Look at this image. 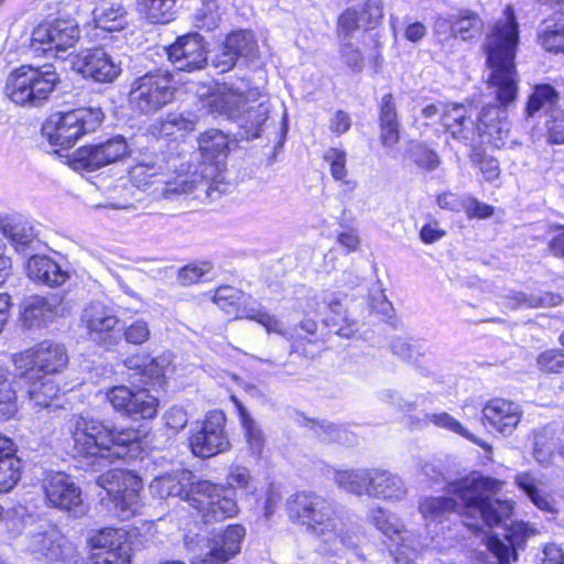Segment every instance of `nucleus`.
Returning a JSON list of instances; mask_svg holds the SVG:
<instances>
[{
  "label": "nucleus",
  "mask_w": 564,
  "mask_h": 564,
  "mask_svg": "<svg viewBox=\"0 0 564 564\" xmlns=\"http://www.w3.org/2000/svg\"><path fill=\"white\" fill-rule=\"evenodd\" d=\"M502 482L480 474L471 475L448 484V497H429L421 501L420 512L427 520L442 521L451 512H458L475 520L466 525L478 530L479 520L486 525L500 522L511 513L508 501L490 500L489 494L500 491Z\"/></svg>",
  "instance_id": "1"
},
{
  "label": "nucleus",
  "mask_w": 564,
  "mask_h": 564,
  "mask_svg": "<svg viewBox=\"0 0 564 564\" xmlns=\"http://www.w3.org/2000/svg\"><path fill=\"white\" fill-rule=\"evenodd\" d=\"M519 44L518 23L514 11L508 6L487 35L484 48L490 69L488 83L495 88L498 101L507 107L518 97L519 75L514 57Z\"/></svg>",
  "instance_id": "2"
},
{
  "label": "nucleus",
  "mask_w": 564,
  "mask_h": 564,
  "mask_svg": "<svg viewBox=\"0 0 564 564\" xmlns=\"http://www.w3.org/2000/svg\"><path fill=\"white\" fill-rule=\"evenodd\" d=\"M288 512L292 520L318 536L332 554L355 547L359 542L356 527L336 517L334 506L318 495L305 491L293 495L288 500Z\"/></svg>",
  "instance_id": "3"
},
{
  "label": "nucleus",
  "mask_w": 564,
  "mask_h": 564,
  "mask_svg": "<svg viewBox=\"0 0 564 564\" xmlns=\"http://www.w3.org/2000/svg\"><path fill=\"white\" fill-rule=\"evenodd\" d=\"M178 159L165 160L160 155H145L129 170V182L137 189L154 198L172 199L175 195L203 191L209 194L208 181L197 173L180 170Z\"/></svg>",
  "instance_id": "4"
},
{
  "label": "nucleus",
  "mask_w": 564,
  "mask_h": 564,
  "mask_svg": "<svg viewBox=\"0 0 564 564\" xmlns=\"http://www.w3.org/2000/svg\"><path fill=\"white\" fill-rule=\"evenodd\" d=\"M68 430L74 456L91 458L99 465L111 463L113 458H123L128 455L126 447L135 446L143 436L139 430L112 431L102 422L82 415L70 419Z\"/></svg>",
  "instance_id": "5"
},
{
  "label": "nucleus",
  "mask_w": 564,
  "mask_h": 564,
  "mask_svg": "<svg viewBox=\"0 0 564 564\" xmlns=\"http://www.w3.org/2000/svg\"><path fill=\"white\" fill-rule=\"evenodd\" d=\"M208 106L210 112L237 122L247 139L260 137L269 118L267 96L245 79L218 87Z\"/></svg>",
  "instance_id": "6"
},
{
  "label": "nucleus",
  "mask_w": 564,
  "mask_h": 564,
  "mask_svg": "<svg viewBox=\"0 0 564 564\" xmlns=\"http://www.w3.org/2000/svg\"><path fill=\"white\" fill-rule=\"evenodd\" d=\"M58 82L51 65L21 66L8 77L6 94L17 105L36 107L48 99Z\"/></svg>",
  "instance_id": "7"
},
{
  "label": "nucleus",
  "mask_w": 564,
  "mask_h": 564,
  "mask_svg": "<svg viewBox=\"0 0 564 564\" xmlns=\"http://www.w3.org/2000/svg\"><path fill=\"white\" fill-rule=\"evenodd\" d=\"M100 107H82L52 113L43 124V133L52 145L70 148L83 135L94 132L102 122Z\"/></svg>",
  "instance_id": "8"
},
{
  "label": "nucleus",
  "mask_w": 564,
  "mask_h": 564,
  "mask_svg": "<svg viewBox=\"0 0 564 564\" xmlns=\"http://www.w3.org/2000/svg\"><path fill=\"white\" fill-rule=\"evenodd\" d=\"M13 362L20 370L19 380L31 384L28 391L30 399L40 406H48V398L55 395L57 389L50 380L43 379L61 371L67 362V355H14Z\"/></svg>",
  "instance_id": "9"
},
{
  "label": "nucleus",
  "mask_w": 564,
  "mask_h": 564,
  "mask_svg": "<svg viewBox=\"0 0 564 564\" xmlns=\"http://www.w3.org/2000/svg\"><path fill=\"white\" fill-rule=\"evenodd\" d=\"M173 76L166 69H155L135 78L130 87L129 102L134 111L154 113L174 99Z\"/></svg>",
  "instance_id": "10"
},
{
  "label": "nucleus",
  "mask_w": 564,
  "mask_h": 564,
  "mask_svg": "<svg viewBox=\"0 0 564 564\" xmlns=\"http://www.w3.org/2000/svg\"><path fill=\"white\" fill-rule=\"evenodd\" d=\"M227 487L199 480L192 485L187 499L202 513L204 522H217L235 517L239 511L236 499L229 497Z\"/></svg>",
  "instance_id": "11"
},
{
  "label": "nucleus",
  "mask_w": 564,
  "mask_h": 564,
  "mask_svg": "<svg viewBox=\"0 0 564 564\" xmlns=\"http://www.w3.org/2000/svg\"><path fill=\"white\" fill-rule=\"evenodd\" d=\"M370 522L384 536L399 545L391 550L397 564H413V556L420 553L424 545L416 539L413 532L405 530L401 519L382 508H376L369 512Z\"/></svg>",
  "instance_id": "12"
},
{
  "label": "nucleus",
  "mask_w": 564,
  "mask_h": 564,
  "mask_svg": "<svg viewBox=\"0 0 564 564\" xmlns=\"http://www.w3.org/2000/svg\"><path fill=\"white\" fill-rule=\"evenodd\" d=\"M98 485L102 487L113 500L121 519H129L138 511L140 506V492L143 488L142 480L132 471L123 469L109 470L98 478Z\"/></svg>",
  "instance_id": "13"
},
{
  "label": "nucleus",
  "mask_w": 564,
  "mask_h": 564,
  "mask_svg": "<svg viewBox=\"0 0 564 564\" xmlns=\"http://www.w3.org/2000/svg\"><path fill=\"white\" fill-rule=\"evenodd\" d=\"M129 154L127 140L116 135L107 141L77 149L69 159V165L75 171L91 172L116 163Z\"/></svg>",
  "instance_id": "14"
},
{
  "label": "nucleus",
  "mask_w": 564,
  "mask_h": 564,
  "mask_svg": "<svg viewBox=\"0 0 564 564\" xmlns=\"http://www.w3.org/2000/svg\"><path fill=\"white\" fill-rule=\"evenodd\" d=\"M79 39V28L74 19H55L39 24L32 32V47L45 54L65 52Z\"/></svg>",
  "instance_id": "15"
},
{
  "label": "nucleus",
  "mask_w": 564,
  "mask_h": 564,
  "mask_svg": "<svg viewBox=\"0 0 564 564\" xmlns=\"http://www.w3.org/2000/svg\"><path fill=\"white\" fill-rule=\"evenodd\" d=\"M226 415L221 411L209 412L199 429L192 433L189 446L195 456L208 458L229 449L225 431Z\"/></svg>",
  "instance_id": "16"
},
{
  "label": "nucleus",
  "mask_w": 564,
  "mask_h": 564,
  "mask_svg": "<svg viewBox=\"0 0 564 564\" xmlns=\"http://www.w3.org/2000/svg\"><path fill=\"white\" fill-rule=\"evenodd\" d=\"M112 408L130 417L152 419L156 415L159 400L147 389L117 386L106 393Z\"/></svg>",
  "instance_id": "17"
},
{
  "label": "nucleus",
  "mask_w": 564,
  "mask_h": 564,
  "mask_svg": "<svg viewBox=\"0 0 564 564\" xmlns=\"http://www.w3.org/2000/svg\"><path fill=\"white\" fill-rule=\"evenodd\" d=\"M441 113V122L452 137L467 143L474 140L476 133L475 123L470 116H467V109L463 105H427L422 109V116L425 119H432Z\"/></svg>",
  "instance_id": "18"
},
{
  "label": "nucleus",
  "mask_w": 564,
  "mask_h": 564,
  "mask_svg": "<svg viewBox=\"0 0 564 564\" xmlns=\"http://www.w3.org/2000/svg\"><path fill=\"white\" fill-rule=\"evenodd\" d=\"M95 564H130L131 547L120 529L106 528L90 540Z\"/></svg>",
  "instance_id": "19"
},
{
  "label": "nucleus",
  "mask_w": 564,
  "mask_h": 564,
  "mask_svg": "<svg viewBox=\"0 0 564 564\" xmlns=\"http://www.w3.org/2000/svg\"><path fill=\"white\" fill-rule=\"evenodd\" d=\"M169 59L180 70L194 72L207 64L206 43L198 33L180 36L167 51Z\"/></svg>",
  "instance_id": "20"
},
{
  "label": "nucleus",
  "mask_w": 564,
  "mask_h": 564,
  "mask_svg": "<svg viewBox=\"0 0 564 564\" xmlns=\"http://www.w3.org/2000/svg\"><path fill=\"white\" fill-rule=\"evenodd\" d=\"M42 488L51 507L72 511L82 506V490L68 475L62 471L47 473Z\"/></svg>",
  "instance_id": "21"
},
{
  "label": "nucleus",
  "mask_w": 564,
  "mask_h": 564,
  "mask_svg": "<svg viewBox=\"0 0 564 564\" xmlns=\"http://www.w3.org/2000/svg\"><path fill=\"white\" fill-rule=\"evenodd\" d=\"M74 67L84 77L98 83H112L121 74L120 62H117L104 48H94L78 54Z\"/></svg>",
  "instance_id": "22"
},
{
  "label": "nucleus",
  "mask_w": 564,
  "mask_h": 564,
  "mask_svg": "<svg viewBox=\"0 0 564 564\" xmlns=\"http://www.w3.org/2000/svg\"><path fill=\"white\" fill-rule=\"evenodd\" d=\"M382 19L380 0H367L347 8L338 18V34L347 40L360 28H371Z\"/></svg>",
  "instance_id": "23"
},
{
  "label": "nucleus",
  "mask_w": 564,
  "mask_h": 564,
  "mask_svg": "<svg viewBox=\"0 0 564 564\" xmlns=\"http://www.w3.org/2000/svg\"><path fill=\"white\" fill-rule=\"evenodd\" d=\"M28 549L31 553L50 561L65 560L73 553L72 545L55 528L39 530L29 536Z\"/></svg>",
  "instance_id": "24"
},
{
  "label": "nucleus",
  "mask_w": 564,
  "mask_h": 564,
  "mask_svg": "<svg viewBox=\"0 0 564 564\" xmlns=\"http://www.w3.org/2000/svg\"><path fill=\"white\" fill-rule=\"evenodd\" d=\"M82 322L94 340L105 341L119 324V318L111 306L94 301L83 310Z\"/></svg>",
  "instance_id": "25"
},
{
  "label": "nucleus",
  "mask_w": 564,
  "mask_h": 564,
  "mask_svg": "<svg viewBox=\"0 0 564 564\" xmlns=\"http://www.w3.org/2000/svg\"><path fill=\"white\" fill-rule=\"evenodd\" d=\"M520 406L505 399L489 401L482 409L484 419L499 433L509 435L521 419Z\"/></svg>",
  "instance_id": "26"
},
{
  "label": "nucleus",
  "mask_w": 564,
  "mask_h": 564,
  "mask_svg": "<svg viewBox=\"0 0 564 564\" xmlns=\"http://www.w3.org/2000/svg\"><path fill=\"white\" fill-rule=\"evenodd\" d=\"M514 484L541 511L551 514L558 512L555 498L546 490L545 484L540 477L529 471H522L516 475Z\"/></svg>",
  "instance_id": "27"
},
{
  "label": "nucleus",
  "mask_w": 564,
  "mask_h": 564,
  "mask_svg": "<svg viewBox=\"0 0 564 564\" xmlns=\"http://www.w3.org/2000/svg\"><path fill=\"white\" fill-rule=\"evenodd\" d=\"M25 269L31 280L50 288L59 286L69 278L68 272L47 256H30Z\"/></svg>",
  "instance_id": "28"
},
{
  "label": "nucleus",
  "mask_w": 564,
  "mask_h": 564,
  "mask_svg": "<svg viewBox=\"0 0 564 564\" xmlns=\"http://www.w3.org/2000/svg\"><path fill=\"white\" fill-rule=\"evenodd\" d=\"M379 139L383 147L392 148L400 141V121L394 96L389 93L378 102Z\"/></svg>",
  "instance_id": "29"
},
{
  "label": "nucleus",
  "mask_w": 564,
  "mask_h": 564,
  "mask_svg": "<svg viewBox=\"0 0 564 564\" xmlns=\"http://www.w3.org/2000/svg\"><path fill=\"white\" fill-rule=\"evenodd\" d=\"M193 484H195L193 474L181 469L155 477L150 484V490L154 496L162 499L182 497L185 494L184 499L188 501L187 494L191 491Z\"/></svg>",
  "instance_id": "30"
},
{
  "label": "nucleus",
  "mask_w": 564,
  "mask_h": 564,
  "mask_svg": "<svg viewBox=\"0 0 564 564\" xmlns=\"http://www.w3.org/2000/svg\"><path fill=\"white\" fill-rule=\"evenodd\" d=\"M55 315V303L43 296H30L21 304V323L25 328H40L46 326Z\"/></svg>",
  "instance_id": "31"
},
{
  "label": "nucleus",
  "mask_w": 564,
  "mask_h": 564,
  "mask_svg": "<svg viewBox=\"0 0 564 564\" xmlns=\"http://www.w3.org/2000/svg\"><path fill=\"white\" fill-rule=\"evenodd\" d=\"M368 496L383 500H401L406 495L403 480L384 469L372 468Z\"/></svg>",
  "instance_id": "32"
},
{
  "label": "nucleus",
  "mask_w": 564,
  "mask_h": 564,
  "mask_svg": "<svg viewBox=\"0 0 564 564\" xmlns=\"http://www.w3.org/2000/svg\"><path fill=\"white\" fill-rule=\"evenodd\" d=\"M0 232L6 237L14 249L25 257L32 256L41 241L37 239L34 228L24 221H7L0 228Z\"/></svg>",
  "instance_id": "33"
},
{
  "label": "nucleus",
  "mask_w": 564,
  "mask_h": 564,
  "mask_svg": "<svg viewBox=\"0 0 564 564\" xmlns=\"http://www.w3.org/2000/svg\"><path fill=\"white\" fill-rule=\"evenodd\" d=\"M197 124V116L192 112H170L158 118L151 126L150 132L158 137H170L193 131Z\"/></svg>",
  "instance_id": "34"
},
{
  "label": "nucleus",
  "mask_w": 564,
  "mask_h": 564,
  "mask_svg": "<svg viewBox=\"0 0 564 564\" xmlns=\"http://www.w3.org/2000/svg\"><path fill=\"white\" fill-rule=\"evenodd\" d=\"M323 299H325L333 314L327 317V323L335 327L334 333L341 337H351L357 330L356 319L350 321L346 311L341 312L344 307L341 302L347 299V295L341 292L325 291Z\"/></svg>",
  "instance_id": "35"
},
{
  "label": "nucleus",
  "mask_w": 564,
  "mask_h": 564,
  "mask_svg": "<svg viewBox=\"0 0 564 564\" xmlns=\"http://www.w3.org/2000/svg\"><path fill=\"white\" fill-rule=\"evenodd\" d=\"M560 95L549 84L536 85L528 97L524 113L527 118H534L542 113L552 115L558 108Z\"/></svg>",
  "instance_id": "36"
},
{
  "label": "nucleus",
  "mask_w": 564,
  "mask_h": 564,
  "mask_svg": "<svg viewBox=\"0 0 564 564\" xmlns=\"http://www.w3.org/2000/svg\"><path fill=\"white\" fill-rule=\"evenodd\" d=\"M235 317L256 321L262 325L268 333H276L282 336L289 335L276 316L263 310L258 303L249 301L245 294L242 302L239 303Z\"/></svg>",
  "instance_id": "37"
},
{
  "label": "nucleus",
  "mask_w": 564,
  "mask_h": 564,
  "mask_svg": "<svg viewBox=\"0 0 564 564\" xmlns=\"http://www.w3.org/2000/svg\"><path fill=\"white\" fill-rule=\"evenodd\" d=\"M124 364L128 368L138 370L144 384H162L165 360L151 358V355H131Z\"/></svg>",
  "instance_id": "38"
},
{
  "label": "nucleus",
  "mask_w": 564,
  "mask_h": 564,
  "mask_svg": "<svg viewBox=\"0 0 564 564\" xmlns=\"http://www.w3.org/2000/svg\"><path fill=\"white\" fill-rule=\"evenodd\" d=\"M96 28L107 32H119L128 25V11L121 2H112L94 9Z\"/></svg>",
  "instance_id": "39"
},
{
  "label": "nucleus",
  "mask_w": 564,
  "mask_h": 564,
  "mask_svg": "<svg viewBox=\"0 0 564 564\" xmlns=\"http://www.w3.org/2000/svg\"><path fill=\"white\" fill-rule=\"evenodd\" d=\"M539 42L549 52L564 53V7L551 20L544 21Z\"/></svg>",
  "instance_id": "40"
},
{
  "label": "nucleus",
  "mask_w": 564,
  "mask_h": 564,
  "mask_svg": "<svg viewBox=\"0 0 564 564\" xmlns=\"http://www.w3.org/2000/svg\"><path fill=\"white\" fill-rule=\"evenodd\" d=\"M372 469L357 468L335 470L334 480L338 487L354 495H368Z\"/></svg>",
  "instance_id": "41"
},
{
  "label": "nucleus",
  "mask_w": 564,
  "mask_h": 564,
  "mask_svg": "<svg viewBox=\"0 0 564 564\" xmlns=\"http://www.w3.org/2000/svg\"><path fill=\"white\" fill-rule=\"evenodd\" d=\"M484 29V21L479 14L470 9H459L454 13V39L474 41L478 39Z\"/></svg>",
  "instance_id": "42"
},
{
  "label": "nucleus",
  "mask_w": 564,
  "mask_h": 564,
  "mask_svg": "<svg viewBox=\"0 0 564 564\" xmlns=\"http://www.w3.org/2000/svg\"><path fill=\"white\" fill-rule=\"evenodd\" d=\"M508 128L509 123L506 119L505 110L495 105H488L482 108L476 127L478 134H488L490 137L498 134L501 138L503 132H508Z\"/></svg>",
  "instance_id": "43"
},
{
  "label": "nucleus",
  "mask_w": 564,
  "mask_h": 564,
  "mask_svg": "<svg viewBox=\"0 0 564 564\" xmlns=\"http://www.w3.org/2000/svg\"><path fill=\"white\" fill-rule=\"evenodd\" d=\"M175 0H137V10L150 23H167L174 17Z\"/></svg>",
  "instance_id": "44"
},
{
  "label": "nucleus",
  "mask_w": 564,
  "mask_h": 564,
  "mask_svg": "<svg viewBox=\"0 0 564 564\" xmlns=\"http://www.w3.org/2000/svg\"><path fill=\"white\" fill-rule=\"evenodd\" d=\"M198 147L203 158L208 161L225 158L229 150L227 137L217 129L202 133L198 139Z\"/></svg>",
  "instance_id": "45"
},
{
  "label": "nucleus",
  "mask_w": 564,
  "mask_h": 564,
  "mask_svg": "<svg viewBox=\"0 0 564 564\" xmlns=\"http://www.w3.org/2000/svg\"><path fill=\"white\" fill-rule=\"evenodd\" d=\"M404 158L424 171H434L441 164L440 155L424 142L412 140L408 143Z\"/></svg>",
  "instance_id": "46"
},
{
  "label": "nucleus",
  "mask_w": 564,
  "mask_h": 564,
  "mask_svg": "<svg viewBox=\"0 0 564 564\" xmlns=\"http://www.w3.org/2000/svg\"><path fill=\"white\" fill-rule=\"evenodd\" d=\"M239 415L248 452L253 457L260 458L265 445L264 434L245 408L239 406Z\"/></svg>",
  "instance_id": "47"
},
{
  "label": "nucleus",
  "mask_w": 564,
  "mask_h": 564,
  "mask_svg": "<svg viewBox=\"0 0 564 564\" xmlns=\"http://www.w3.org/2000/svg\"><path fill=\"white\" fill-rule=\"evenodd\" d=\"M509 502V500H507ZM511 506L513 507V502H511ZM513 512V509L511 510ZM512 513H510L508 517L503 518L500 522L495 523V525H499L500 523H503L506 527V539L508 540L509 544L512 546V550H509L510 556L516 557V549L522 547V545L525 543L527 539L536 534V528L528 522H512L510 527L507 525L506 521L511 517ZM494 527V524L491 525ZM508 549H510L508 546Z\"/></svg>",
  "instance_id": "48"
},
{
  "label": "nucleus",
  "mask_w": 564,
  "mask_h": 564,
  "mask_svg": "<svg viewBox=\"0 0 564 564\" xmlns=\"http://www.w3.org/2000/svg\"><path fill=\"white\" fill-rule=\"evenodd\" d=\"M424 420L429 423L434 424L437 427L454 432L474 442L475 444H478L479 446L487 451H491V447L486 442L478 440L467 429H465L455 417H453L446 412L425 414Z\"/></svg>",
  "instance_id": "49"
},
{
  "label": "nucleus",
  "mask_w": 564,
  "mask_h": 564,
  "mask_svg": "<svg viewBox=\"0 0 564 564\" xmlns=\"http://www.w3.org/2000/svg\"><path fill=\"white\" fill-rule=\"evenodd\" d=\"M324 160L329 164V170L333 178L341 182L349 191L356 188L357 183L347 178L348 171L346 169L347 154L344 150L337 148H329L324 153Z\"/></svg>",
  "instance_id": "50"
},
{
  "label": "nucleus",
  "mask_w": 564,
  "mask_h": 564,
  "mask_svg": "<svg viewBox=\"0 0 564 564\" xmlns=\"http://www.w3.org/2000/svg\"><path fill=\"white\" fill-rule=\"evenodd\" d=\"M243 294L242 291L234 286L223 285L214 291L213 295H210V300L226 314L235 315L238 311L239 303L243 300Z\"/></svg>",
  "instance_id": "51"
},
{
  "label": "nucleus",
  "mask_w": 564,
  "mask_h": 564,
  "mask_svg": "<svg viewBox=\"0 0 564 564\" xmlns=\"http://www.w3.org/2000/svg\"><path fill=\"white\" fill-rule=\"evenodd\" d=\"M236 56L251 58L257 52V42L250 31L240 30L229 34L225 41Z\"/></svg>",
  "instance_id": "52"
},
{
  "label": "nucleus",
  "mask_w": 564,
  "mask_h": 564,
  "mask_svg": "<svg viewBox=\"0 0 564 564\" xmlns=\"http://www.w3.org/2000/svg\"><path fill=\"white\" fill-rule=\"evenodd\" d=\"M21 462L12 454L6 459H0V492L11 490L20 479Z\"/></svg>",
  "instance_id": "53"
},
{
  "label": "nucleus",
  "mask_w": 564,
  "mask_h": 564,
  "mask_svg": "<svg viewBox=\"0 0 564 564\" xmlns=\"http://www.w3.org/2000/svg\"><path fill=\"white\" fill-rule=\"evenodd\" d=\"M554 447V432L551 429L544 427L535 432L533 457L536 462L541 464L547 463Z\"/></svg>",
  "instance_id": "54"
},
{
  "label": "nucleus",
  "mask_w": 564,
  "mask_h": 564,
  "mask_svg": "<svg viewBox=\"0 0 564 564\" xmlns=\"http://www.w3.org/2000/svg\"><path fill=\"white\" fill-rule=\"evenodd\" d=\"M133 186L127 178H120L111 188H109V206L113 208H130L134 196Z\"/></svg>",
  "instance_id": "55"
},
{
  "label": "nucleus",
  "mask_w": 564,
  "mask_h": 564,
  "mask_svg": "<svg viewBox=\"0 0 564 564\" xmlns=\"http://www.w3.org/2000/svg\"><path fill=\"white\" fill-rule=\"evenodd\" d=\"M219 14L216 11L214 2H207L203 8L198 9L194 15L196 28L205 31H212L218 26Z\"/></svg>",
  "instance_id": "56"
},
{
  "label": "nucleus",
  "mask_w": 564,
  "mask_h": 564,
  "mask_svg": "<svg viewBox=\"0 0 564 564\" xmlns=\"http://www.w3.org/2000/svg\"><path fill=\"white\" fill-rule=\"evenodd\" d=\"M17 394L8 381L7 373L0 369V412L11 416L15 412L14 401Z\"/></svg>",
  "instance_id": "57"
},
{
  "label": "nucleus",
  "mask_w": 564,
  "mask_h": 564,
  "mask_svg": "<svg viewBox=\"0 0 564 564\" xmlns=\"http://www.w3.org/2000/svg\"><path fill=\"white\" fill-rule=\"evenodd\" d=\"M547 141L552 144H564V110H555L546 120Z\"/></svg>",
  "instance_id": "58"
},
{
  "label": "nucleus",
  "mask_w": 564,
  "mask_h": 564,
  "mask_svg": "<svg viewBox=\"0 0 564 564\" xmlns=\"http://www.w3.org/2000/svg\"><path fill=\"white\" fill-rule=\"evenodd\" d=\"M210 269L212 265L209 262L188 264L178 271L177 281L182 285H191L198 282L204 274L210 271Z\"/></svg>",
  "instance_id": "59"
},
{
  "label": "nucleus",
  "mask_w": 564,
  "mask_h": 564,
  "mask_svg": "<svg viewBox=\"0 0 564 564\" xmlns=\"http://www.w3.org/2000/svg\"><path fill=\"white\" fill-rule=\"evenodd\" d=\"M340 55L351 72L360 73L364 69V56L360 50L349 41L341 45Z\"/></svg>",
  "instance_id": "60"
},
{
  "label": "nucleus",
  "mask_w": 564,
  "mask_h": 564,
  "mask_svg": "<svg viewBox=\"0 0 564 564\" xmlns=\"http://www.w3.org/2000/svg\"><path fill=\"white\" fill-rule=\"evenodd\" d=\"M252 477L245 466H232L227 476V484L232 489H250Z\"/></svg>",
  "instance_id": "61"
},
{
  "label": "nucleus",
  "mask_w": 564,
  "mask_h": 564,
  "mask_svg": "<svg viewBox=\"0 0 564 564\" xmlns=\"http://www.w3.org/2000/svg\"><path fill=\"white\" fill-rule=\"evenodd\" d=\"M514 304H512V307H519L522 305H525L528 307H539L541 305L547 304V305H556L561 302L560 295L554 294H546L543 297H534V296H528L524 293H517L513 297Z\"/></svg>",
  "instance_id": "62"
},
{
  "label": "nucleus",
  "mask_w": 564,
  "mask_h": 564,
  "mask_svg": "<svg viewBox=\"0 0 564 564\" xmlns=\"http://www.w3.org/2000/svg\"><path fill=\"white\" fill-rule=\"evenodd\" d=\"M433 34L440 43L454 39V14L449 17L437 15L433 23Z\"/></svg>",
  "instance_id": "63"
},
{
  "label": "nucleus",
  "mask_w": 564,
  "mask_h": 564,
  "mask_svg": "<svg viewBox=\"0 0 564 564\" xmlns=\"http://www.w3.org/2000/svg\"><path fill=\"white\" fill-rule=\"evenodd\" d=\"M124 338L133 345H141L150 338V329L148 323L138 319L128 326L124 330Z\"/></svg>",
  "instance_id": "64"
}]
</instances>
